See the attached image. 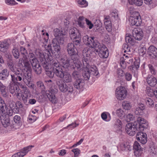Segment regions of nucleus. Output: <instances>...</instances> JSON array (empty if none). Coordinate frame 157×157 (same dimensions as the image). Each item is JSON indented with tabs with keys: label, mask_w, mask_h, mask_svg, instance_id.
<instances>
[{
	"label": "nucleus",
	"mask_w": 157,
	"mask_h": 157,
	"mask_svg": "<svg viewBox=\"0 0 157 157\" xmlns=\"http://www.w3.org/2000/svg\"><path fill=\"white\" fill-rule=\"evenodd\" d=\"M93 54H95V53L88 48L84 49L83 51V64L79 60L78 56H73L71 59H67L66 56L63 55L60 57L59 60L61 63L63 64V67L66 68L69 67L71 69L81 71L86 68L89 67V61Z\"/></svg>",
	"instance_id": "1"
},
{
	"label": "nucleus",
	"mask_w": 157,
	"mask_h": 157,
	"mask_svg": "<svg viewBox=\"0 0 157 157\" xmlns=\"http://www.w3.org/2000/svg\"><path fill=\"white\" fill-rule=\"evenodd\" d=\"M51 63L54 71V73L57 77L60 78L63 77V75L66 71H64L63 64L62 63L63 66L59 64V62L56 60L51 61Z\"/></svg>",
	"instance_id": "2"
},
{
	"label": "nucleus",
	"mask_w": 157,
	"mask_h": 157,
	"mask_svg": "<svg viewBox=\"0 0 157 157\" xmlns=\"http://www.w3.org/2000/svg\"><path fill=\"white\" fill-rule=\"evenodd\" d=\"M39 51H37L36 54V55L38 56L39 58H37L40 62L42 65L44 69L45 72H47L48 71H53V68H52V65L51 63V61H52L54 60H52V59H50L46 58H43V57H44L43 55H41L40 53L39 52Z\"/></svg>",
	"instance_id": "3"
},
{
	"label": "nucleus",
	"mask_w": 157,
	"mask_h": 157,
	"mask_svg": "<svg viewBox=\"0 0 157 157\" xmlns=\"http://www.w3.org/2000/svg\"><path fill=\"white\" fill-rule=\"evenodd\" d=\"M53 33L55 37L53 40L58 41L60 43H64L66 38V33L63 29H55Z\"/></svg>",
	"instance_id": "4"
},
{
	"label": "nucleus",
	"mask_w": 157,
	"mask_h": 157,
	"mask_svg": "<svg viewBox=\"0 0 157 157\" xmlns=\"http://www.w3.org/2000/svg\"><path fill=\"white\" fill-rule=\"evenodd\" d=\"M83 42L91 48H96L99 45V43L95 40L94 36L89 37L87 35L84 36L82 39Z\"/></svg>",
	"instance_id": "5"
},
{
	"label": "nucleus",
	"mask_w": 157,
	"mask_h": 157,
	"mask_svg": "<svg viewBox=\"0 0 157 157\" xmlns=\"http://www.w3.org/2000/svg\"><path fill=\"white\" fill-rule=\"evenodd\" d=\"M128 95V91L124 86H120L117 88L115 90V96L116 98L119 100L125 99Z\"/></svg>",
	"instance_id": "6"
},
{
	"label": "nucleus",
	"mask_w": 157,
	"mask_h": 157,
	"mask_svg": "<svg viewBox=\"0 0 157 157\" xmlns=\"http://www.w3.org/2000/svg\"><path fill=\"white\" fill-rule=\"evenodd\" d=\"M45 50L44 51V52H43L42 50L40 49H36L35 50V53L36 57L37 58H39L38 56H37L36 54L37 51H39L41 55H43L44 56V57H43V58H46L50 59H52V57L51 55V53L52 52V49L51 45L50 44H48L47 46L45 45Z\"/></svg>",
	"instance_id": "7"
},
{
	"label": "nucleus",
	"mask_w": 157,
	"mask_h": 157,
	"mask_svg": "<svg viewBox=\"0 0 157 157\" xmlns=\"http://www.w3.org/2000/svg\"><path fill=\"white\" fill-rule=\"evenodd\" d=\"M130 24L132 25L139 26L140 25L141 19L140 14L138 12H135L134 14L131 15L129 18Z\"/></svg>",
	"instance_id": "8"
},
{
	"label": "nucleus",
	"mask_w": 157,
	"mask_h": 157,
	"mask_svg": "<svg viewBox=\"0 0 157 157\" xmlns=\"http://www.w3.org/2000/svg\"><path fill=\"white\" fill-rule=\"evenodd\" d=\"M22 80L29 87L33 88L34 85L31 83L32 75L31 71H26L22 73Z\"/></svg>",
	"instance_id": "9"
},
{
	"label": "nucleus",
	"mask_w": 157,
	"mask_h": 157,
	"mask_svg": "<svg viewBox=\"0 0 157 157\" xmlns=\"http://www.w3.org/2000/svg\"><path fill=\"white\" fill-rule=\"evenodd\" d=\"M136 123L134 122V124L132 123H128L125 126V131L130 136H134L137 131H139L137 128Z\"/></svg>",
	"instance_id": "10"
},
{
	"label": "nucleus",
	"mask_w": 157,
	"mask_h": 157,
	"mask_svg": "<svg viewBox=\"0 0 157 157\" xmlns=\"http://www.w3.org/2000/svg\"><path fill=\"white\" fill-rule=\"evenodd\" d=\"M95 49L97 52H99V56L101 58H106L108 57L109 53L107 49L104 45L101 44L99 43V45L98 47L96 48Z\"/></svg>",
	"instance_id": "11"
},
{
	"label": "nucleus",
	"mask_w": 157,
	"mask_h": 157,
	"mask_svg": "<svg viewBox=\"0 0 157 157\" xmlns=\"http://www.w3.org/2000/svg\"><path fill=\"white\" fill-rule=\"evenodd\" d=\"M57 92V89L53 88H51L50 90H47L45 91L46 95L53 103H56L57 101V99L55 95Z\"/></svg>",
	"instance_id": "12"
},
{
	"label": "nucleus",
	"mask_w": 157,
	"mask_h": 157,
	"mask_svg": "<svg viewBox=\"0 0 157 157\" xmlns=\"http://www.w3.org/2000/svg\"><path fill=\"white\" fill-rule=\"evenodd\" d=\"M30 62L32 67L33 69L37 75H40L42 73V68L38 61L36 58L30 59Z\"/></svg>",
	"instance_id": "13"
},
{
	"label": "nucleus",
	"mask_w": 157,
	"mask_h": 157,
	"mask_svg": "<svg viewBox=\"0 0 157 157\" xmlns=\"http://www.w3.org/2000/svg\"><path fill=\"white\" fill-rule=\"evenodd\" d=\"M0 113L3 114L12 115V110L9 109L4 101L0 96Z\"/></svg>",
	"instance_id": "14"
},
{
	"label": "nucleus",
	"mask_w": 157,
	"mask_h": 157,
	"mask_svg": "<svg viewBox=\"0 0 157 157\" xmlns=\"http://www.w3.org/2000/svg\"><path fill=\"white\" fill-rule=\"evenodd\" d=\"M66 48L68 54L72 56L71 58L73 56L75 57L76 56H78L77 55L78 50L72 43H70L67 44Z\"/></svg>",
	"instance_id": "15"
},
{
	"label": "nucleus",
	"mask_w": 157,
	"mask_h": 157,
	"mask_svg": "<svg viewBox=\"0 0 157 157\" xmlns=\"http://www.w3.org/2000/svg\"><path fill=\"white\" fill-rule=\"evenodd\" d=\"M26 71H31V67L29 62V61L27 57L25 56L24 58H20L19 59L18 65L19 66H23V64Z\"/></svg>",
	"instance_id": "16"
},
{
	"label": "nucleus",
	"mask_w": 157,
	"mask_h": 157,
	"mask_svg": "<svg viewBox=\"0 0 157 157\" xmlns=\"http://www.w3.org/2000/svg\"><path fill=\"white\" fill-rule=\"evenodd\" d=\"M23 88L22 92H21V95L22 100L25 104H27V100L28 98L31 97V93L29 89L26 87L23 86Z\"/></svg>",
	"instance_id": "17"
},
{
	"label": "nucleus",
	"mask_w": 157,
	"mask_h": 157,
	"mask_svg": "<svg viewBox=\"0 0 157 157\" xmlns=\"http://www.w3.org/2000/svg\"><path fill=\"white\" fill-rule=\"evenodd\" d=\"M137 122L139 124V125H136L139 131H143L147 128L148 123L144 118L139 117L137 118Z\"/></svg>",
	"instance_id": "18"
},
{
	"label": "nucleus",
	"mask_w": 157,
	"mask_h": 157,
	"mask_svg": "<svg viewBox=\"0 0 157 157\" xmlns=\"http://www.w3.org/2000/svg\"><path fill=\"white\" fill-rule=\"evenodd\" d=\"M9 90L11 94L15 93L17 97L20 95V90L16 83L11 82L9 86Z\"/></svg>",
	"instance_id": "19"
},
{
	"label": "nucleus",
	"mask_w": 157,
	"mask_h": 157,
	"mask_svg": "<svg viewBox=\"0 0 157 157\" xmlns=\"http://www.w3.org/2000/svg\"><path fill=\"white\" fill-rule=\"evenodd\" d=\"M13 72L14 74L11 75L12 82L17 83L18 81H22L23 72H21L18 70Z\"/></svg>",
	"instance_id": "20"
},
{
	"label": "nucleus",
	"mask_w": 157,
	"mask_h": 157,
	"mask_svg": "<svg viewBox=\"0 0 157 157\" xmlns=\"http://www.w3.org/2000/svg\"><path fill=\"white\" fill-rule=\"evenodd\" d=\"M34 147V146L29 145L24 147L20 151L14 154L11 157H23L29 151H30L32 148Z\"/></svg>",
	"instance_id": "21"
},
{
	"label": "nucleus",
	"mask_w": 157,
	"mask_h": 157,
	"mask_svg": "<svg viewBox=\"0 0 157 157\" xmlns=\"http://www.w3.org/2000/svg\"><path fill=\"white\" fill-rule=\"evenodd\" d=\"M64 43H60L59 41L53 40L52 42V53L55 54V55L56 54L59 55L60 53V45L63 44Z\"/></svg>",
	"instance_id": "22"
},
{
	"label": "nucleus",
	"mask_w": 157,
	"mask_h": 157,
	"mask_svg": "<svg viewBox=\"0 0 157 157\" xmlns=\"http://www.w3.org/2000/svg\"><path fill=\"white\" fill-rule=\"evenodd\" d=\"M134 155L137 157L141 156L143 151L139 143L135 141L133 145Z\"/></svg>",
	"instance_id": "23"
},
{
	"label": "nucleus",
	"mask_w": 157,
	"mask_h": 157,
	"mask_svg": "<svg viewBox=\"0 0 157 157\" xmlns=\"http://www.w3.org/2000/svg\"><path fill=\"white\" fill-rule=\"evenodd\" d=\"M132 36L135 39L140 40L143 36V31L140 28L135 29L132 32Z\"/></svg>",
	"instance_id": "24"
},
{
	"label": "nucleus",
	"mask_w": 157,
	"mask_h": 157,
	"mask_svg": "<svg viewBox=\"0 0 157 157\" xmlns=\"http://www.w3.org/2000/svg\"><path fill=\"white\" fill-rule=\"evenodd\" d=\"M136 139L142 144H145L147 142V134L142 132H138L136 134Z\"/></svg>",
	"instance_id": "25"
},
{
	"label": "nucleus",
	"mask_w": 157,
	"mask_h": 157,
	"mask_svg": "<svg viewBox=\"0 0 157 157\" xmlns=\"http://www.w3.org/2000/svg\"><path fill=\"white\" fill-rule=\"evenodd\" d=\"M70 36L71 39H74L75 38H78L79 37V33L78 29L75 28H72L69 29Z\"/></svg>",
	"instance_id": "26"
},
{
	"label": "nucleus",
	"mask_w": 157,
	"mask_h": 157,
	"mask_svg": "<svg viewBox=\"0 0 157 157\" xmlns=\"http://www.w3.org/2000/svg\"><path fill=\"white\" fill-rule=\"evenodd\" d=\"M84 80L82 78H78L76 80L74 83V86L77 89L82 90L84 85Z\"/></svg>",
	"instance_id": "27"
},
{
	"label": "nucleus",
	"mask_w": 157,
	"mask_h": 157,
	"mask_svg": "<svg viewBox=\"0 0 157 157\" xmlns=\"http://www.w3.org/2000/svg\"><path fill=\"white\" fill-rule=\"evenodd\" d=\"M122 123L119 119L116 120L114 127L115 130L118 133L121 134L122 133Z\"/></svg>",
	"instance_id": "28"
},
{
	"label": "nucleus",
	"mask_w": 157,
	"mask_h": 157,
	"mask_svg": "<svg viewBox=\"0 0 157 157\" xmlns=\"http://www.w3.org/2000/svg\"><path fill=\"white\" fill-rule=\"evenodd\" d=\"M146 81L148 84L152 86H155L157 83L156 78L152 75H148L146 79Z\"/></svg>",
	"instance_id": "29"
},
{
	"label": "nucleus",
	"mask_w": 157,
	"mask_h": 157,
	"mask_svg": "<svg viewBox=\"0 0 157 157\" xmlns=\"http://www.w3.org/2000/svg\"><path fill=\"white\" fill-rule=\"evenodd\" d=\"M148 54L154 58L157 57V49L154 46H150L147 50Z\"/></svg>",
	"instance_id": "30"
},
{
	"label": "nucleus",
	"mask_w": 157,
	"mask_h": 157,
	"mask_svg": "<svg viewBox=\"0 0 157 157\" xmlns=\"http://www.w3.org/2000/svg\"><path fill=\"white\" fill-rule=\"evenodd\" d=\"M9 115H2L1 117V123L5 127H7L10 124V119L9 117Z\"/></svg>",
	"instance_id": "31"
},
{
	"label": "nucleus",
	"mask_w": 157,
	"mask_h": 157,
	"mask_svg": "<svg viewBox=\"0 0 157 157\" xmlns=\"http://www.w3.org/2000/svg\"><path fill=\"white\" fill-rule=\"evenodd\" d=\"M56 84L58 86L60 90L63 92H66L67 85L62 79H58L56 81Z\"/></svg>",
	"instance_id": "32"
},
{
	"label": "nucleus",
	"mask_w": 157,
	"mask_h": 157,
	"mask_svg": "<svg viewBox=\"0 0 157 157\" xmlns=\"http://www.w3.org/2000/svg\"><path fill=\"white\" fill-rule=\"evenodd\" d=\"M94 30L96 32H98L102 33L103 32V29L102 27V23L100 21L95 23L94 26Z\"/></svg>",
	"instance_id": "33"
},
{
	"label": "nucleus",
	"mask_w": 157,
	"mask_h": 157,
	"mask_svg": "<svg viewBox=\"0 0 157 157\" xmlns=\"http://www.w3.org/2000/svg\"><path fill=\"white\" fill-rule=\"evenodd\" d=\"M86 18L83 16L79 17L77 20V24L78 26L82 29H84L86 27L85 22Z\"/></svg>",
	"instance_id": "34"
},
{
	"label": "nucleus",
	"mask_w": 157,
	"mask_h": 157,
	"mask_svg": "<svg viewBox=\"0 0 157 157\" xmlns=\"http://www.w3.org/2000/svg\"><path fill=\"white\" fill-rule=\"evenodd\" d=\"M9 44L6 41H4L0 43V51L3 52H6L8 49Z\"/></svg>",
	"instance_id": "35"
},
{
	"label": "nucleus",
	"mask_w": 157,
	"mask_h": 157,
	"mask_svg": "<svg viewBox=\"0 0 157 157\" xmlns=\"http://www.w3.org/2000/svg\"><path fill=\"white\" fill-rule=\"evenodd\" d=\"M145 107L143 104L140 105L135 109V113L137 115H142L143 113V111Z\"/></svg>",
	"instance_id": "36"
},
{
	"label": "nucleus",
	"mask_w": 157,
	"mask_h": 157,
	"mask_svg": "<svg viewBox=\"0 0 157 157\" xmlns=\"http://www.w3.org/2000/svg\"><path fill=\"white\" fill-rule=\"evenodd\" d=\"M61 78L63 79V82L66 83H70L72 82V77L70 74L66 71L63 75V77Z\"/></svg>",
	"instance_id": "37"
},
{
	"label": "nucleus",
	"mask_w": 157,
	"mask_h": 157,
	"mask_svg": "<svg viewBox=\"0 0 157 157\" xmlns=\"http://www.w3.org/2000/svg\"><path fill=\"white\" fill-rule=\"evenodd\" d=\"M149 151L152 155H155L157 154V147L155 144H150Z\"/></svg>",
	"instance_id": "38"
},
{
	"label": "nucleus",
	"mask_w": 157,
	"mask_h": 157,
	"mask_svg": "<svg viewBox=\"0 0 157 157\" xmlns=\"http://www.w3.org/2000/svg\"><path fill=\"white\" fill-rule=\"evenodd\" d=\"M122 106L123 109L128 110L131 109L132 105L131 102L128 101H124L122 102Z\"/></svg>",
	"instance_id": "39"
},
{
	"label": "nucleus",
	"mask_w": 157,
	"mask_h": 157,
	"mask_svg": "<svg viewBox=\"0 0 157 157\" xmlns=\"http://www.w3.org/2000/svg\"><path fill=\"white\" fill-rule=\"evenodd\" d=\"M89 70L90 73L95 76H98L99 72L96 67L94 65L90 67L89 65Z\"/></svg>",
	"instance_id": "40"
},
{
	"label": "nucleus",
	"mask_w": 157,
	"mask_h": 157,
	"mask_svg": "<svg viewBox=\"0 0 157 157\" xmlns=\"http://www.w3.org/2000/svg\"><path fill=\"white\" fill-rule=\"evenodd\" d=\"M89 68H86L85 69H84L83 71L84 72L83 73V76L84 78V79L85 80H88L89 79L90 77V71L89 70Z\"/></svg>",
	"instance_id": "41"
},
{
	"label": "nucleus",
	"mask_w": 157,
	"mask_h": 157,
	"mask_svg": "<svg viewBox=\"0 0 157 157\" xmlns=\"http://www.w3.org/2000/svg\"><path fill=\"white\" fill-rule=\"evenodd\" d=\"M9 72L6 69L3 70L0 73V79L4 80L9 75Z\"/></svg>",
	"instance_id": "42"
},
{
	"label": "nucleus",
	"mask_w": 157,
	"mask_h": 157,
	"mask_svg": "<svg viewBox=\"0 0 157 157\" xmlns=\"http://www.w3.org/2000/svg\"><path fill=\"white\" fill-rule=\"evenodd\" d=\"M131 147L127 143H122L120 145V148L123 151H127L129 150Z\"/></svg>",
	"instance_id": "43"
},
{
	"label": "nucleus",
	"mask_w": 157,
	"mask_h": 157,
	"mask_svg": "<svg viewBox=\"0 0 157 157\" xmlns=\"http://www.w3.org/2000/svg\"><path fill=\"white\" fill-rule=\"evenodd\" d=\"M0 91L1 92L2 96L4 97L7 96L6 92V87L0 81Z\"/></svg>",
	"instance_id": "44"
},
{
	"label": "nucleus",
	"mask_w": 157,
	"mask_h": 157,
	"mask_svg": "<svg viewBox=\"0 0 157 157\" xmlns=\"http://www.w3.org/2000/svg\"><path fill=\"white\" fill-rule=\"evenodd\" d=\"M144 2L151 9L155 8L157 5L154 3L152 0H143Z\"/></svg>",
	"instance_id": "45"
},
{
	"label": "nucleus",
	"mask_w": 157,
	"mask_h": 157,
	"mask_svg": "<svg viewBox=\"0 0 157 157\" xmlns=\"http://www.w3.org/2000/svg\"><path fill=\"white\" fill-rule=\"evenodd\" d=\"M128 1L130 4H134L137 6H141L143 2V0H128Z\"/></svg>",
	"instance_id": "46"
},
{
	"label": "nucleus",
	"mask_w": 157,
	"mask_h": 157,
	"mask_svg": "<svg viewBox=\"0 0 157 157\" xmlns=\"http://www.w3.org/2000/svg\"><path fill=\"white\" fill-rule=\"evenodd\" d=\"M102 119L106 121H109L110 120V114L107 112H104L101 114Z\"/></svg>",
	"instance_id": "47"
},
{
	"label": "nucleus",
	"mask_w": 157,
	"mask_h": 157,
	"mask_svg": "<svg viewBox=\"0 0 157 157\" xmlns=\"http://www.w3.org/2000/svg\"><path fill=\"white\" fill-rule=\"evenodd\" d=\"M23 107V104L20 102L17 101L16 103V107H14V113H17L19 112V108H22Z\"/></svg>",
	"instance_id": "48"
},
{
	"label": "nucleus",
	"mask_w": 157,
	"mask_h": 157,
	"mask_svg": "<svg viewBox=\"0 0 157 157\" xmlns=\"http://www.w3.org/2000/svg\"><path fill=\"white\" fill-rule=\"evenodd\" d=\"M12 53L15 58L18 59L19 58L20 52L17 48L14 47L13 48L12 50Z\"/></svg>",
	"instance_id": "49"
},
{
	"label": "nucleus",
	"mask_w": 157,
	"mask_h": 157,
	"mask_svg": "<svg viewBox=\"0 0 157 157\" xmlns=\"http://www.w3.org/2000/svg\"><path fill=\"white\" fill-rule=\"evenodd\" d=\"M116 113L119 117L123 118L124 116V111L121 108L117 109L116 111Z\"/></svg>",
	"instance_id": "50"
},
{
	"label": "nucleus",
	"mask_w": 157,
	"mask_h": 157,
	"mask_svg": "<svg viewBox=\"0 0 157 157\" xmlns=\"http://www.w3.org/2000/svg\"><path fill=\"white\" fill-rule=\"evenodd\" d=\"M155 90H153V89H151L149 87H147L146 88V93L147 95L149 96L152 97L155 95Z\"/></svg>",
	"instance_id": "51"
},
{
	"label": "nucleus",
	"mask_w": 157,
	"mask_h": 157,
	"mask_svg": "<svg viewBox=\"0 0 157 157\" xmlns=\"http://www.w3.org/2000/svg\"><path fill=\"white\" fill-rule=\"evenodd\" d=\"M146 102L147 105L150 107H153L154 106V102L150 98H147L146 100Z\"/></svg>",
	"instance_id": "52"
},
{
	"label": "nucleus",
	"mask_w": 157,
	"mask_h": 157,
	"mask_svg": "<svg viewBox=\"0 0 157 157\" xmlns=\"http://www.w3.org/2000/svg\"><path fill=\"white\" fill-rule=\"evenodd\" d=\"M104 23L107 30L109 32H111L112 30L111 21H109V22H106Z\"/></svg>",
	"instance_id": "53"
},
{
	"label": "nucleus",
	"mask_w": 157,
	"mask_h": 157,
	"mask_svg": "<svg viewBox=\"0 0 157 157\" xmlns=\"http://www.w3.org/2000/svg\"><path fill=\"white\" fill-rule=\"evenodd\" d=\"M73 41V44L74 45H75L76 46V48H78V46H80V40L79 37H78V38H75L74 39H71Z\"/></svg>",
	"instance_id": "54"
},
{
	"label": "nucleus",
	"mask_w": 157,
	"mask_h": 157,
	"mask_svg": "<svg viewBox=\"0 0 157 157\" xmlns=\"http://www.w3.org/2000/svg\"><path fill=\"white\" fill-rule=\"evenodd\" d=\"M21 54L23 55V57L21 58H24L25 56L27 57L28 53L26 50L23 47H21L20 48Z\"/></svg>",
	"instance_id": "55"
},
{
	"label": "nucleus",
	"mask_w": 157,
	"mask_h": 157,
	"mask_svg": "<svg viewBox=\"0 0 157 157\" xmlns=\"http://www.w3.org/2000/svg\"><path fill=\"white\" fill-rule=\"evenodd\" d=\"M125 40L128 43H130L132 45L134 43V39L132 38L131 36H127L125 37Z\"/></svg>",
	"instance_id": "56"
},
{
	"label": "nucleus",
	"mask_w": 157,
	"mask_h": 157,
	"mask_svg": "<svg viewBox=\"0 0 157 157\" xmlns=\"http://www.w3.org/2000/svg\"><path fill=\"white\" fill-rule=\"evenodd\" d=\"M80 72L78 71H75L72 74V75L73 77L76 79L80 78V76L79 73Z\"/></svg>",
	"instance_id": "57"
},
{
	"label": "nucleus",
	"mask_w": 157,
	"mask_h": 157,
	"mask_svg": "<svg viewBox=\"0 0 157 157\" xmlns=\"http://www.w3.org/2000/svg\"><path fill=\"white\" fill-rule=\"evenodd\" d=\"M123 56H124L123 57L124 58V59L126 61L127 60L128 62V61H129L131 62L132 61L131 55L129 54H127L126 55L124 54Z\"/></svg>",
	"instance_id": "58"
},
{
	"label": "nucleus",
	"mask_w": 157,
	"mask_h": 157,
	"mask_svg": "<svg viewBox=\"0 0 157 157\" xmlns=\"http://www.w3.org/2000/svg\"><path fill=\"white\" fill-rule=\"evenodd\" d=\"M13 120L16 124L19 125L21 124V118L20 116L17 115L13 117Z\"/></svg>",
	"instance_id": "59"
},
{
	"label": "nucleus",
	"mask_w": 157,
	"mask_h": 157,
	"mask_svg": "<svg viewBox=\"0 0 157 157\" xmlns=\"http://www.w3.org/2000/svg\"><path fill=\"white\" fill-rule=\"evenodd\" d=\"M77 2L83 7H86L88 6V3L85 0H77Z\"/></svg>",
	"instance_id": "60"
},
{
	"label": "nucleus",
	"mask_w": 157,
	"mask_h": 157,
	"mask_svg": "<svg viewBox=\"0 0 157 157\" xmlns=\"http://www.w3.org/2000/svg\"><path fill=\"white\" fill-rule=\"evenodd\" d=\"M148 67L151 74L155 75L156 73V71L154 67L152 65L150 64H148Z\"/></svg>",
	"instance_id": "61"
},
{
	"label": "nucleus",
	"mask_w": 157,
	"mask_h": 157,
	"mask_svg": "<svg viewBox=\"0 0 157 157\" xmlns=\"http://www.w3.org/2000/svg\"><path fill=\"white\" fill-rule=\"evenodd\" d=\"M29 121L32 123L34 122L36 119V117L34 115H30L28 117Z\"/></svg>",
	"instance_id": "62"
},
{
	"label": "nucleus",
	"mask_w": 157,
	"mask_h": 157,
	"mask_svg": "<svg viewBox=\"0 0 157 157\" xmlns=\"http://www.w3.org/2000/svg\"><path fill=\"white\" fill-rule=\"evenodd\" d=\"M6 3L8 5L13 6L17 4L15 0H6Z\"/></svg>",
	"instance_id": "63"
},
{
	"label": "nucleus",
	"mask_w": 157,
	"mask_h": 157,
	"mask_svg": "<svg viewBox=\"0 0 157 157\" xmlns=\"http://www.w3.org/2000/svg\"><path fill=\"white\" fill-rule=\"evenodd\" d=\"M123 48L124 50V52H130L131 50L128 45L127 44H124L123 45Z\"/></svg>",
	"instance_id": "64"
}]
</instances>
